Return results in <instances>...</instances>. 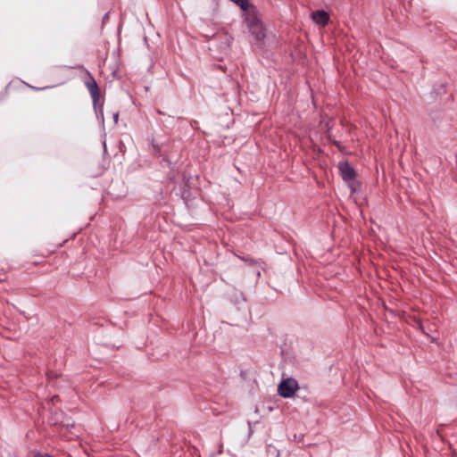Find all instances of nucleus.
I'll list each match as a JSON object with an SVG mask.
<instances>
[{
	"mask_svg": "<svg viewBox=\"0 0 457 457\" xmlns=\"http://www.w3.org/2000/svg\"><path fill=\"white\" fill-rule=\"evenodd\" d=\"M245 13V21L249 29L250 33L253 36L257 43H262L266 37L265 29L260 19L257 17L256 12L253 8L249 9L246 7Z\"/></svg>",
	"mask_w": 457,
	"mask_h": 457,
	"instance_id": "obj_1",
	"label": "nucleus"
},
{
	"mask_svg": "<svg viewBox=\"0 0 457 457\" xmlns=\"http://www.w3.org/2000/svg\"><path fill=\"white\" fill-rule=\"evenodd\" d=\"M298 383L295 379L288 378L283 379L278 386V393L284 398L292 397L298 390Z\"/></svg>",
	"mask_w": 457,
	"mask_h": 457,
	"instance_id": "obj_2",
	"label": "nucleus"
},
{
	"mask_svg": "<svg viewBox=\"0 0 457 457\" xmlns=\"http://www.w3.org/2000/svg\"><path fill=\"white\" fill-rule=\"evenodd\" d=\"M89 79L86 81V86L90 93L94 106L96 107L100 99L99 87L96 79L88 73Z\"/></svg>",
	"mask_w": 457,
	"mask_h": 457,
	"instance_id": "obj_3",
	"label": "nucleus"
},
{
	"mask_svg": "<svg viewBox=\"0 0 457 457\" xmlns=\"http://www.w3.org/2000/svg\"><path fill=\"white\" fill-rule=\"evenodd\" d=\"M338 170L345 181H352L355 177L354 169L346 162H339Z\"/></svg>",
	"mask_w": 457,
	"mask_h": 457,
	"instance_id": "obj_4",
	"label": "nucleus"
},
{
	"mask_svg": "<svg viewBox=\"0 0 457 457\" xmlns=\"http://www.w3.org/2000/svg\"><path fill=\"white\" fill-rule=\"evenodd\" d=\"M312 21L320 25V26H326L329 21L328 13L325 11H316L312 13Z\"/></svg>",
	"mask_w": 457,
	"mask_h": 457,
	"instance_id": "obj_5",
	"label": "nucleus"
},
{
	"mask_svg": "<svg viewBox=\"0 0 457 457\" xmlns=\"http://www.w3.org/2000/svg\"><path fill=\"white\" fill-rule=\"evenodd\" d=\"M241 7L242 10H245L248 6V0H231Z\"/></svg>",
	"mask_w": 457,
	"mask_h": 457,
	"instance_id": "obj_6",
	"label": "nucleus"
},
{
	"mask_svg": "<svg viewBox=\"0 0 457 457\" xmlns=\"http://www.w3.org/2000/svg\"><path fill=\"white\" fill-rule=\"evenodd\" d=\"M268 453L270 455H276V457L280 456V452L278 449H276V447H274L272 445H269Z\"/></svg>",
	"mask_w": 457,
	"mask_h": 457,
	"instance_id": "obj_7",
	"label": "nucleus"
},
{
	"mask_svg": "<svg viewBox=\"0 0 457 457\" xmlns=\"http://www.w3.org/2000/svg\"><path fill=\"white\" fill-rule=\"evenodd\" d=\"M34 457H53V456L46 454V453H37V454H35Z\"/></svg>",
	"mask_w": 457,
	"mask_h": 457,
	"instance_id": "obj_8",
	"label": "nucleus"
},
{
	"mask_svg": "<svg viewBox=\"0 0 457 457\" xmlns=\"http://www.w3.org/2000/svg\"><path fill=\"white\" fill-rule=\"evenodd\" d=\"M99 112H100V115H101L102 120H104V113H103L102 106H100Z\"/></svg>",
	"mask_w": 457,
	"mask_h": 457,
	"instance_id": "obj_9",
	"label": "nucleus"
},
{
	"mask_svg": "<svg viewBox=\"0 0 457 457\" xmlns=\"http://www.w3.org/2000/svg\"><path fill=\"white\" fill-rule=\"evenodd\" d=\"M118 117H119V114H118V113H115V114H114V120H115V122H117V121H118Z\"/></svg>",
	"mask_w": 457,
	"mask_h": 457,
	"instance_id": "obj_10",
	"label": "nucleus"
},
{
	"mask_svg": "<svg viewBox=\"0 0 457 457\" xmlns=\"http://www.w3.org/2000/svg\"><path fill=\"white\" fill-rule=\"evenodd\" d=\"M229 45H230V40L228 38H227V46L226 47L228 48L229 46Z\"/></svg>",
	"mask_w": 457,
	"mask_h": 457,
	"instance_id": "obj_11",
	"label": "nucleus"
}]
</instances>
